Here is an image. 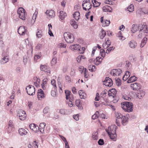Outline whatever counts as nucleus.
Returning <instances> with one entry per match:
<instances>
[{"label":"nucleus","instance_id":"nucleus-61","mask_svg":"<svg viewBox=\"0 0 148 148\" xmlns=\"http://www.w3.org/2000/svg\"><path fill=\"white\" fill-rule=\"evenodd\" d=\"M40 55H40L37 54L35 55L34 57V60L36 61L38 59H39L41 56Z\"/></svg>","mask_w":148,"mask_h":148},{"label":"nucleus","instance_id":"nucleus-58","mask_svg":"<svg viewBox=\"0 0 148 148\" xmlns=\"http://www.w3.org/2000/svg\"><path fill=\"white\" fill-rule=\"evenodd\" d=\"M100 114L101 117L102 119H107L108 118V116H106L103 113H100Z\"/></svg>","mask_w":148,"mask_h":148},{"label":"nucleus","instance_id":"nucleus-35","mask_svg":"<svg viewBox=\"0 0 148 148\" xmlns=\"http://www.w3.org/2000/svg\"><path fill=\"white\" fill-rule=\"evenodd\" d=\"M46 124L45 123H41L39 125V127L38 129L42 130L43 131L44 130V129L45 126Z\"/></svg>","mask_w":148,"mask_h":148},{"label":"nucleus","instance_id":"nucleus-12","mask_svg":"<svg viewBox=\"0 0 148 148\" xmlns=\"http://www.w3.org/2000/svg\"><path fill=\"white\" fill-rule=\"evenodd\" d=\"M17 116H18L20 119L21 120H24L25 119L26 116L25 112H18Z\"/></svg>","mask_w":148,"mask_h":148},{"label":"nucleus","instance_id":"nucleus-43","mask_svg":"<svg viewBox=\"0 0 148 148\" xmlns=\"http://www.w3.org/2000/svg\"><path fill=\"white\" fill-rule=\"evenodd\" d=\"M114 48V47H110L106 50V53L107 54H109L111 51L113 50Z\"/></svg>","mask_w":148,"mask_h":148},{"label":"nucleus","instance_id":"nucleus-47","mask_svg":"<svg viewBox=\"0 0 148 148\" xmlns=\"http://www.w3.org/2000/svg\"><path fill=\"white\" fill-rule=\"evenodd\" d=\"M80 99H78L76 100V104L77 107H80L81 106L80 104Z\"/></svg>","mask_w":148,"mask_h":148},{"label":"nucleus","instance_id":"nucleus-26","mask_svg":"<svg viewBox=\"0 0 148 148\" xmlns=\"http://www.w3.org/2000/svg\"><path fill=\"white\" fill-rule=\"evenodd\" d=\"M137 79V78L134 75L131 76L128 80L127 82L130 83L135 81Z\"/></svg>","mask_w":148,"mask_h":148},{"label":"nucleus","instance_id":"nucleus-17","mask_svg":"<svg viewBox=\"0 0 148 148\" xmlns=\"http://www.w3.org/2000/svg\"><path fill=\"white\" fill-rule=\"evenodd\" d=\"M29 126L31 130L36 132L37 131V129L39 128L38 126L34 123L31 124L29 125Z\"/></svg>","mask_w":148,"mask_h":148},{"label":"nucleus","instance_id":"nucleus-44","mask_svg":"<svg viewBox=\"0 0 148 148\" xmlns=\"http://www.w3.org/2000/svg\"><path fill=\"white\" fill-rule=\"evenodd\" d=\"M100 53L101 56L104 58L106 54V53L105 50L102 49H101L100 50Z\"/></svg>","mask_w":148,"mask_h":148},{"label":"nucleus","instance_id":"nucleus-22","mask_svg":"<svg viewBox=\"0 0 148 148\" xmlns=\"http://www.w3.org/2000/svg\"><path fill=\"white\" fill-rule=\"evenodd\" d=\"M78 93L81 99H84L86 97V94L83 92V91L82 90H80L79 91Z\"/></svg>","mask_w":148,"mask_h":148},{"label":"nucleus","instance_id":"nucleus-29","mask_svg":"<svg viewBox=\"0 0 148 148\" xmlns=\"http://www.w3.org/2000/svg\"><path fill=\"white\" fill-rule=\"evenodd\" d=\"M147 40V39L146 37H144L141 41V43L140 45V47L141 48L143 47L145 44Z\"/></svg>","mask_w":148,"mask_h":148},{"label":"nucleus","instance_id":"nucleus-55","mask_svg":"<svg viewBox=\"0 0 148 148\" xmlns=\"http://www.w3.org/2000/svg\"><path fill=\"white\" fill-rule=\"evenodd\" d=\"M23 61L24 63V64L25 65L27 62V58L26 56H23Z\"/></svg>","mask_w":148,"mask_h":148},{"label":"nucleus","instance_id":"nucleus-10","mask_svg":"<svg viewBox=\"0 0 148 148\" xmlns=\"http://www.w3.org/2000/svg\"><path fill=\"white\" fill-rule=\"evenodd\" d=\"M115 116L116 119V123L117 125L119 126H120V123L119 122L117 121V119H121L123 116L119 112H115Z\"/></svg>","mask_w":148,"mask_h":148},{"label":"nucleus","instance_id":"nucleus-13","mask_svg":"<svg viewBox=\"0 0 148 148\" xmlns=\"http://www.w3.org/2000/svg\"><path fill=\"white\" fill-rule=\"evenodd\" d=\"M105 41V43L103 44L102 45L104 49H107L110 45L111 44L110 40L108 39V38L106 39Z\"/></svg>","mask_w":148,"mask_h":148},{"label":"nucleus","instance_id":"nucleus-20","mask_svg":"<svg viewBox=\"0 0 148 148\" xmlns=\"http://www.w3.org/2000/svg\"><path fill=\"white\" fill-rule=\"evenodd\" d=\"M103 10L104 12H112V8L109 6L106 5L104 6L103 8Z\"/></svg>","mask_w":148,"mask_h":148},{"label":"nucleus","instance_id":"nucleus-52","mask_svg":"<svg viewBox=\"0 0 148 148\" xmlns=\"http://www.w3.org/2000/svg\"><path fill=\"white\" fill-rule=\"evenodd\" d=\"M98 144L99 145H102L104 144L103 140L101 139L99 140L98 142Z\"/></svg>","mask_w":148,"mask_h":148},{"label":"nucleus","instance_id":"nucleus-16","mask_svg":"<svg viewBox=\"0 0 148 148\" xmlns=\"http://www.w3.org/2000/svg\"><path fill=\"white\" fill-rule=\"evenodd\" d=\"M37 97L38 99L40 98H42L44 97V92L41 89L38 90L37 94Z\"/></svg>","mask_w":148,"mask_h":148},{"label":"nucleus","instance_id":"nucleus-9","mask_svg":"<svg viewBox=\"0 0 148 148\" xmlns=\"http://www.w3.org/2000/svg\"><path fill=\"white\" fill-rule=\"evenodd\" d=\"M131 87L133 90L136 91L139 90L141 86L139 83H134L131 84Z\"/></svg>","mask_w":148,"mask_h":148},{"label":"nucleus","instance_id":"nucleus-23","mask_svg":"<svg viewBox=\"0 0 148 148\" xmlns=\"http://www.w3.org/2000/svg\"><path fill=\"white\" fill-rule=\"evenodd\" d=\"M8 61V56H4L1 59L0 61V63L2 64H3L7 63Z\"/></svg>","mask_w":148,"mask_h":148},{"label":"nucleus","instance_id":"nucleus-5","mask_svg":"<svg viewBox=\"0 0 148 148\" xmlns=\"http://www.w3.org/2000/svg\"><path fill=\"white\" fill-rule=\"evenodd\" d=\"M122 73V70L120 69H113L110 71V74L112 75L115 76H119Z\"/></svg>","mask_w":148,"mask_h":148},{"label":"nucleus","instance_id":"nucleus-19","mask_svg":"<svg viewBox=\"0 0 148 148\" xmlns=\"http://www.w3.org/2000/svg\"><path fill=\"white\" fill-rule=\"evenodd\" d=\"M121 123L123 126H125L128 123V118L127 117H126L125 116H124L121 119Z\"/></svg>","mask_w":148,"mask_h":148},{"label":"nucleus","instance_id":"nucleus-57","mask_svg":"<svg viewBox=\"0 0 148 148\" xmlns=\"http://www.w3.org/2000/svg\"><path fill=\"white\" fill-rule=\"evenodd\" d=\"M103 58L101 57L99 58V57H97L96 59V61H98L99 63H100L102 61Z\"/></svg>","mask_w":148,"mask_h":148},{"label":"nucleus","instance_id":"nucleus-8","mask_svg":"<svg viewBox=\"0 0 148 148\" xmlns=\"http://www.w3.org/2000/svg\"><path fill=\"white\" fill-rule=\"evenodd\" d=\"M142 29H140V32L139 34L138 35V38H141L142 37V34L141 32H143L145 33H147L148 32V30H147V26L146 25H142Z\"/></svg>","mask_w":148,"mask_h":148},{"label":"nucleus","instance_id":"nucleus-64","mask_svg":"<svg viewBox=\"0 0 148 148\" xmlns=\"http://www.w3.org/2000/svg\"><path fill=\"white\" fill-rule=\"evenodd\" d=\"M13 128V127H12L11 126H8V133H10L11 131L12 130V129Z\"/></svg>","mask_w":148,"mask_h":148},{"label":"nucleus","instance_id":"nucleus-38","mask_svg":"<svg viewBox=\"0 0 148 148\" xmlns=\"http://www.w3.org/2000/svg\"><path fill=\"white\" fill-rule=\"evenodd\" d=\"M128 11L130 12H132L134 10V5L132 4H131L128 7Z\"/></svg>","mask_w":148,"mask_h":148},{"label":"nucleus","instance_id":"nucleus-49","mask_svg":"<svg viewBox=\"0 0 148 148\" xmlns=\"http://www.w3.org/2000/svg\"><path fill=\"white\" fill-rule=\"evenodd\" d=\"M125 66L128 69H130L131 66V63L129 62L126 61Z\"/></svg>","mask_w":148,"mask_h":148},{"label":"nucleus","instance_id":"nucleus-56","mask_svg":"<svg viewBox=\"0 0 148 148\" xmlns=\"http://www.w3.org/2000/svg\"><path fill=\"white\" fill-rule=\"evenodd\" d=\"M38 143L36 141H34L33 143V146L35 148H38Z\"/></svg>","mask_w":148,"mask_h":148},{"label":"nucleus","instance_id":"nucleus-53","mask_svg":"<svg viewBox=\"0 0 148 148\" xmlns=\"http://www.w3.org/2000/svg\"><path fill=\"white\" fill-rule=\"evenodd\" d=\"M68 99L70 101H72L74 100L73 96L72 94H70L68 97Z\"/></svg>","mask_w":148,"mask_h":148},{"label":"nucleus","instance_id":"nucleus-11","mask_svg":"<svg viewBox=\"0 0 148 148\" xmlns=\"http://www.w3.org/2000/svg\"><path fill=\"white\" fill-rule=\"evenodd\" d=\"M82 7L83 9L86 10L87 9L88 10L92 7V5L90 3H84L82 4Z\"/></svg>","mask_w":148,"mask_h":148},{"label":"nucleus","instance_id":"nucleus-25","mask_svg":"<svg viewBox=\"0 0 148 148\" xmlns=\"http://www.w3.org/2000/svg\"><path fill=\"white\" fill-rule=\"evenodd\" d=\"M66 16V13L62 11L60 12L59 18L61 20H63Z\"/></svg>","mask_w":148,"mask_h":148},{"label":"nucleus","instance_id":"nucleus-30","mask_svg":"<svg viewBox=\"0 0 148 148\" xmlns=\"http://www.w3.org/2000/svg\"><path fill=\"white\" fill-rule=\"evenodd\" d=\"M106 33L105 31L103 29H102L101 31V33L99 34L100 38L101 39H103L106 35Z\"/></svg>","mask_w":148,"mask_h":148},{"label":"nucleus","instance_id":"nucleus-27","mask_svg":"<svg viewBox=\"0 0 148 148\" xmlns=\"http://www.w3.org/2000/svg\"><path fill=\"white\" fill-rule=\"evenodd\" d=\"M108 92V90H104L102 91L100 95L103 98L107 99L106 97V94Z\"/></svg>","mask_w":148,"mask_h":148},{"label":"nucleus","instance_id":"nucleus-63","mask_svg":"<svg viewBox=\"0 0 148 148\" xmlns=\"http://www.w3.org/2000/svg\"><path fill=\"white\" fill-rule=\"evenodd\" d=\"M42 47V44H39L37 45L36 46V48L37 49H41Z\"/></svg>","mask_w":148,"mask_h":148},{"label":"nucleus","instance_id":"nucleus-60","mask_svg":"<svg viewBox=\"0 0 148 148\" xmlns=\"http://www.w3.org/2000/svg\"><path fill=\"white\" fill-rule=\"evenodd\" d=\"M116 83L118 86H120L121 84V81L120 79H118L116 80Z\"/></svg>","mask_w":148,"mask_h":148},{"label":"nucleus","instance_id":"nucleus-62","mask_svg":"<svg viewBox=\"0 0 148 148\" xmlns=\"http://www.w3.org/2000/svg\"><path fill=\"white\" fill-rule=\"evenodd\" d=\"M58 48H59L64 47H66V45L64 44L63 43H61L58 45Z\"/></svg>","mask_w":148,"mask_h":148},{"label":"nucleus","instance_id":"nucleus-50","mask_svg":"<svg viewBox=\"0 0 148 148\" xmlns=\"http://www.w3.org/2000/svg\"><path fill=\"white\" fill-rule=\"evenodd\" d=\"M73 117V118L77 121H78L79 119V116L78 114L74 115Z\"/></svg>","mask_w":148,"mask_h":148},{"label":"nucleus","instance_id":"nucleus-39","mask_svg":"<svg viewBox=\"0 0 148 148\" xmlns=\"http://www.w3.org/2000/svg\"><path fill=\"white\" fill-rule=\"evenodd\" d=\"M51 83L53 86V89L56 90L57 88L56 84V81L54 79H52L51 81Z\"/></svg>","mask_w":148,"mask_h":148},{"label":"nucleus","instance_id":"nucleus-37","mask_svg":"<svg viewBox=\"0 0 148 148\" xmlns=\"http://www.w3.org/2000/svg\"><path fill=\"white\" fill-rule=\"evenodd\" d=\"M48 67V66L46 65H41L40 66V70L41 71L45 72Z\"/></svg>","mask_w":148,"mask_h":148},{"label":"nucleus","instance_id":"nucleus-15","mask_svg":"<svg viewBox=\"0 0 148 148\" xmlns=\"http://www.w3.org/2000/svg\"><path fill=\"white\" fill-rule=\"evenodd\" d=\"M140 26V25H138L136 24H133L132 26V32L133 33H135L136 31L138 30Z\"/></svg>","mask_w":148,"mask_h":148},{"label":"nucleus","instance_id":"nucleus-42","mask_svg":"<svg viewBox=\"0 0 148 148\" xmlns=\"http://www.w3.org/2000/svg\"><path fill=\"white\" fill-rule=\"evenodd\" d=\"M65 93L66 96V99H68V97L71 94V92L69 90H65Z\"/></svg>","mask_w":148,"mask_h":148},{"label":"nucleus","instance_id":"nucleus-59","mask_svg":"<svg viewBox=\"0 0 148 148\" xmlns=\"http://www.w3.org/2000/svg\"><path fill=\"white\" fill-rule=\"evenodd\" d=\"M144 92H140V94L138 93V97L140 99L141 97H143L144 96Z\"/></svg>","mask_w":148,"mask_h":148},{"label":"nucleus","instance_id":"nucleus-2","mask_svg":"<svg viewBox=\"0 0 148 148\" xmlns=\"http://www.w3.org/2000/svg\"><path fill=\"white\" fill-rule=\"evenodd\" d=\"M121 107L125 111H132L133 104L130 102H124L121 103Z\"/></svg>","mask_w":148,"mask_h":148},{"label":"nucleus","instance_id":"nucleus-51","mask_svg":"<svg viewBox=\"0 0 148 148\" xmlns=\"http://www.w3.org/2000/svg\"><path fill=\"white\" fill-rule=\"evenodd\" d=\"M51 91V95L53 97H55L56 95V92L57 91V89L56 90L53 89Z\"/></svg>","mask_w":148,"mask_h":148},{"label":"nucleus","instance_id":"nucleus-32","mask_svg":"<svg viewBox=\"0 0 148 148\" xmlns=\"http://www.w3.org/2000/svg\"><path fill=\"white\" fill-rule=\"evenodd\" d=\"M111 92L112 94V97L114 98L116 97V95L117 93V91L115 88H112L109 90Z\"/></svg>","mask_w":148,"mask_h":148},{"label":"nucleus","instance_id":"nucleus-34","mask_svg":"<svg viewBox=\"0 0 148 148\" xmlns=\"http://www.w3.org/2000/svg\"><path fill=\"white\" fill-rule=\"evenodd\" d=\"M99 116V112H96L95 114L92 116V118L93 119H95L98 118Z\"/></svg>","mask_w":148,"mask_h":148},{"label":"nucleus","instance_id":"nucleus-14","mask_svg":"<svg viewBox=\"0 0 148 148\" xmlns=\"http://www.w3.org/2000/svg\"><path fill=\"white\" fill-rule=\"evenodd\" d=\"M46 13L49 17H54L55 16L54 11L53 10H47Z\"/></svg>","mask_w":148,"mask_h":148},{"label":"nucleus","instance_id":"nucleus-7","mask_svg":"<svg viewBox=\"0 0 148 148\" xmlns=\"http://www.w3.org/2000/svg\"><path fill=\"white\" fill-rule=\"evenodd\" d=\"M103 84L106 86L110 87L113 85L112 79L109 77H106L105 79L103 82Z\"/></svg>","mask_w":148,"mask_h":148},{"label":"nucleus","instance_id":"nucleus-18","mask_svg":"<svg viewBox=\"0 0 148 148\" xmlns=\"http://www.w3.org/2000/svg\"><path fill=\"white\" fill-rule=\"evenodd\" d=\"M18 132L21 136L25 135L27 134V132L26 130L23 128H20L18 130Z\"/></svg>","mask_w":148,"mask_h":148},{"label":"nucleus","instance_id":"nucleus-3","mask_svg":"<svg viewBox=\"0 0 148 148\" xmlns=\"http://www.w3.org/2000/svg\"><path fill=\"white\" fill-rule=\"evenodd\" d=\"M64 36L66 42L67 43L73 42L74 40L73 34L69 32H65L64 34Z\"/></svg>","mask_w":148,"mask_h":148},{"label":"nucleus","instance_id":"nucleus-21","mask_svg":"<svg viewBox=\"0 0 148 148\" xmlns=\"http://www.w3.org/2000/svg\"><path fill=\"white\" fill-rule=\"evenodd\" d=\"M80 47L78 44H76L71 45L70 47V48L72 50H75L80 51V49L79 47Z\"/></svg>","mask_w":148,"mask_h":148},{"label":"nucleus","instance_id":"nucleus-41","mask_svg":"<svg viewBox=\"0 0 148 148\" xmlns=\"http://www.w3.org/2000/svg\"><path fill=\"white\" fill-rule=\"evenodd\" d=\"M57 58L56 57L54 56L52 59L51 61V63L53 65H54L57 62Z\"/></svg>","mask_w":148,"mask_h":148},{"label":"nucleus","instance_id":"nucleus-1","mask_svg":"<svg viewBox=\"0 0 148 148\" xmlns=\"http://www.w3.org/2000/svg\"><path fill=\"white\" fill-rule=\"evenodd\" d=\"M117 128V127L116 125H112L109 126L108 129H106V131L108 134L110 138L114 141H115L116 140L117 135L116 131Z\"/></svg>","mask_w":148,"mask_h":148},{"label":"nucleus","instance_id":"nucleus-31","mask_svg":"<svg viewBox=\"0 0 148 148\" xmlns=\"http://www.w3.org/2000/svg\"><path fill=\"white\" fill-rule=\"evenodd\" d=\"M98 133L97 132H93L92 134V137L93 139L97 140L98 139Z\"/></svg>","mask_w":148,"mask_h":148},{"label":"nucleus","instance_id":"nucleus-54","mask_svg":"<svg viewBox=\"0 0 148 148\" xmlns=\"http://www.w3.org/2000/svg\"><path fill=\"white\" fill-rule=\"evenodd\" d=\"M59 83H59V82H58V87L59 88V92L60 93H61L62 92V86L60 82Z\"/></svg>","mask_w":148,"mask_h":148},{"label":"nucleus","instance_id":"nucleus-28","mask_svg":"<svg viewBox=\"0 0 148 148\" xmlns=\"http://www.w3.org/2000/svg\"><path fill=\"white\" fill-rule=\"evenodd\" d=\"M130 46L131 48H135L137 46V43L134 41H130L129 43Z\"/></svg>","mask_w":148,"mask_h":148},{"label":"nucleus","instance_id":"nucleus-33","mask_svg":"<svg viewBox=\"0 0 148 148\" xmlns=\"http://www.w3.org/2000/svg\"><path fill=\"white\" fill-rule=\"evenodd\" d=\"M25 11H24V12H23L22 13H20L19 15V18L22 19L23 20H25Z\"/></svg>","mask_w":148,"mask_h":148},{"label":"nucleus","instance_id":"nucleus-24","mask_svg":"<svg viewBox=\"0 0 148 148\" xmlns=\"http://www.w3.org/2000/svg\"><path fill=\"white\" fill-rule=\"evenodd\" d=\"M74 18L76 21H78L79 18L80 13L79 12H75L73 14Z\"/></svg>","mask_w":148,"mask_h":148},{"label":"nucleus","instance_id":"nucleus-40","mask_svg":"<svg viewBox=\"0 0 148 148\" xmlns=\"http://www.w3.org/2000/svg\"><path fill=\"white\" fill-rule=\"evenodd\" d=\"M42 36V32L41 31H38L36 34V36L38 38H40Z\"/></svg>","mask_w":148,"mask_h":148},{"label":"nucleus","instance_id":"nucleus-36","mask_svg":"<svg viewBox=\"0 0 148 148\" xmlns=\"http://www.w3.org/2000/svg\"><path fill=\"white\" fill-rule=\"evenodd\" d=\"M128 73V75L129 74V73H130V72L129 71H127L126 72V73L125 75H124L123 77V79L124 81H126L127 79L130 77V75H129L128 76V75H127V74Z\"/></svg>","mask_w":148,"mask_h":148},{"label":"nucleus","instance_id":"nucleus-46","mask_svg":"<svg viewBox=\"0 0 148 148\" xmlns=\"http://www.w3.org/2000/svg\"><path fill=\"white\" fill-rule=\"evenodd\" d=\"M93 6L94 7H97L99 6L101 3H100L97 2V1H95V4L94 3H93Z\"/></svg>","mask_w":148,"mask_h":148},{"label":"nucleus","instance_id":"nucleus-45","mask_svg":"<svg viewBox=\"0 0 148 148\" xmlns=\"http://www.w3.org/2000/svg\"><path fill=\"white\" fill-rule=\"evenodd\" d=\"M25 11V10L22 8H20L18 9L17 10V13L18 14H19L20 13H22L23 12Z\"/></svg>","mask_w":148,"mask_h":148},{"label":"nucleus","instance_id":"nucleus-6","mask_svg":"<svg viewBox=\"0 0 148 148\" xmlns=\"http://www.w3.org/2000/svg\"><path fill=\"white\" fill-rule=\"evenodd\" d=\"M27 31V27L24 26L20 27L18 29V33L21 35H25Z\"/></svg>","mask_w":148,"mask_h":148},{"label":"nucleus","instance_id":"nucleus-48","mask_svg":"<svg viewBox=\"0 0 148 148\" xmlns=\"http://www.w3.org/2000/svg\"><path fill=\"white\" fill-rule=\"evenodd\" d=\"M123 98L125 100L128 101H130L131 99L130 97L125 95H123Z\"/></svg>","mask_w":148,"mask_h":148},{"label":"nucleus","instance_id":"nucleus-4","mask_svg":"<svg viewBox=\"0 0 148 148\" xmlns=\"http://www.w3.org/2000/svg\"><path fill=\"white\" fill-rule=\"evenodd\" d=\"M26 90L27 93L29 95H33L35 93V88L34 86L32 85H29L26 88Z\"/></svg>","mask_w":148,"mask_h":148}]
</instances>
